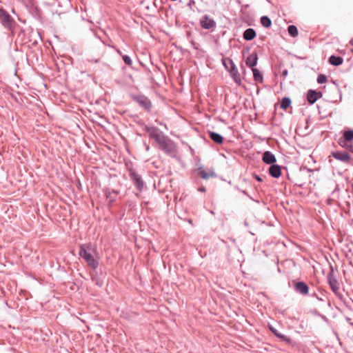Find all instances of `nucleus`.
<instances>
[{"label": "nucleus", "mask_w": 353, "mask_h": 353, "mask_svg": "<svg viewBox=\"0 0 353 353\" xmlns=\"http://www.w3.org/2000/svg\"><path fill=\"white\" fill-rule=\"evenodd\" d=\"M261 23L265 28H270L272 25V21L268 17L263 16L261 18Z\"/></svg>", "instance_id": "22"}, {"label": "nucleus", "mask_w": 353, "mask_h": 353, "mask_svg": "<svg viewBox=\"0 0 353 353\" xmlns=\"http://www.w3.org/2000/svg\"><path fill=\"white\" fill-rule=\"evenodd\" d=\"M198 191L201 192H206V189H205V188L204 186H200L198 188Z\"/></svg>", "instance_id": "36"}, {"label": "nucleus", "mask_w": 353, "mask_h": 353, "mask_svg": "<svg viewBox=\"0 0 353 353\" xmlns=\"http://www.w3.org/2000/svg\"><path fill=\"white\" fill-rule=\"evenodd\" d=\"M310 313L313 316H321V313L316 309L311 310H310Z\"/></svg>", "instance_id": "33"}, {"label": "nucleus", "mask_w": 353, "mask_h": 353, "mask_svg": "<svg viewBox=\"0 0 353 353\" xmlns=\"http://www.w3.org/2000/svg\"><path fill=\"white\" fill-rule=\"evenodd\" d=\"M153 145L172 158L176 157L177 146L175 143L164 134H149Z\"/></svg>", "instance_id": "1"}, {"label": "nucleus", "mask_w": 353, "mask_h": 353, "mask_svg": "<svg viewBox=\"0 0 353 353\" xmlns=\"http://www.w3.org/2000/svg\"><path fill=\"white\" fill-rule=\"evenodd\" d=\"M0 21L4 27L10 30L14 28L15 23L13 18L1 8H0Z\"/></svg>", "instance_id": "4"}, {"label": "nucleus", "mask_w": 353, "mask_h": 353, "mask_svg": "<svg viewBox=\"0 0 353 353\" xmlns=\"http://www.w3.org/2000/svg\"><path fill=\"white\" fill-rule=\"evenodd\" d=\"M327 281L329 285L332 290V291L340 299H341V296L339 295V281L333 276L332 273H329L327 275Z\"/></svg>", "instance_id": "8"}, {"label": "nucleus", "mask_w": 353, "mask_h": 353, "mask_svg": "<svg viewBox=\"0 0 353 353\" xmlns=\"http://www.w3.org/2000/svg\"><path fill=\"white\" fill-rule=\"evenodd\" d=\"M129 176L130 180L132 181L133 184L136 187V188L139 191L142 192L143 190L145 183L141 176L134 169L130 168L128 170Z\"/></svg>", "instance_id": "3"}, {"label": "nucleus", "mask_w": 353, "mask_h": 353, "mask_svg": "<svg viewBox=\"0 0 353 353\" xmlns=\"http://www.w3.org/2000/svg\"><path fill=\"white\" fill-rule=\"evenodd\" d=\"M234 188H235L236 190H237L238 191H239V192H241V190H241V189H240V188H239V186H237V185H235V186H234Z\"/></svg>", "instance_id": "40"}, {"label": "nucleus", "mask_w": 353, "mask_h": 353, "mask_svg": "<svg viewBox=\"0 0 353 353\" xmlns=\"http://www.w3.org/2000/svg\"><path fill=\"white\" fill-rule=\"evenodd\" d=\"M211 139L216 143L221 144L223 142L224 138L221 134H209Z\"/></svg>", "instance_id": "20"}, {"label": "nucleus", "mask_w": 353, "mask_h": 353, "mask_svg": "<svg viewBox=\"0 0 353 353\" xmlns=\"http://www.w3.org/2000/svg\"><path fill=\"white\" fill-rule=\"evenodd\" d=\"M257 60L258 57L256 53L253 52L247 57L245 63L248 67L254 68L253 67L257 63Z\"/></svg>", "instance_id": "14"}, {"label": "nucleus", "mask_w": 353, "mask_h": 353, "mask_svg": "<svg viewBox=\"0 0 353 353\" xmlns=\"http://www.w3.org/2000/svg\"><path fill=\"white\" fill-rule=\"evenodd\" d=\"M346 321H347V322H350L351 319H350V318H349V317H347V318H346ZM350 323L351 325H353V323Z\"/></svg>", "instance_id": "41"}, {"label": "nucleus", "mask_w": 353, "mask_h": 353, "mask_svg": "<svg viewBox=\"0 0 353 353\" xmlns=\"http://www.w3.org/2000/svg\"><path fill=\"white\" fill-rule=\"evenodd\" d=\"M291 104V100L289 98H283L281 102V108L286 110Z\"/></svg>", "instance_id": "25"}, {"label": "nucleus", "mask_w": 353, "mask_h": 353, "mask_svg": "<svg viewBox=\"0 0 353 353\" xmlns=\"http://www.w3.org/2000/svg\"><path fill=\"white\" fill-rule=\"evenodd\" d=\"M123 59L127 65H132V61L129 56H128V55L123 56Z\"/></svg>", "instance_id": "29"}, {"label": "nucleus", "mask_w": 353, "mask_h": 353, "mask_svg": "<svg viewBox=\"0 0 353 353\" xmlns=\"http://www.w3.org/2000/svg\"><path fill=\"white\" fill-rule=\"evenodd\" d=\"M334 140L343 148L349 149L350 148L352 147V145L350 143L346 142L343 136L338 137V135L336 134L334 137Z\"/></svg>", "instance_id": "15"}, {"label": "nucleus", "mask_w": 353, "mask_h": 353, "mask_svg": "<svg viewBox=\"0 0 353 353\" xmlns=\"http://www.w3.org/2000/svg\"><path fill=\"white\" fill-rule=\"evenodd\" d=\"M307 134H302L300 133L294 134V139L298 145L302 148H305L307 147V145L303 143V139L306 137Z\"/></svg>", "instance_id": "17"}, {"label": "nucleus", "mask_w": 353, "mask_h": 353, "mask_svg": "<svg viewBox=\"0 0 353 353\" xmlns=\"http://www.w3.org/2000/svg\"><path fill=\"white\" fill-rule=\"evenodd\" d=\"M343 59L341 57H336L334 55H332L329 58V63L333 65H336V66L340 65L343 63Z\"/></svg>", "instance_id": "19"}, {"label": "nucleus", "mask_w": 353, "mask_h": 353, "mask_svg": "<svg viewBox=\"0 0 353 353\" xmlns=\"http://www.w3.org/2000/svg\"><path fill=\"white\" fill-rule=\"evenodd\" d=\"M215 25H216L215 21L213 19H210L207 15H205L201 19V26L204 29L209 30V29L214 27Z\"/></svg>", "instance_id": "12"}, {"label": "nucleus", "mask_w": 353, "mask_h": 353, "mask_svg": "<svg viewBox=\"0 0 353 353\" xmlns=\"http://www.w3.org/2000/svg\"><path fill=\"white\" fill-rule=\"evenodd\" d=\"M110 192H111V194H114L117 195L119 194V191L117 190H111Z\"/></svg>", "instance_id": "38"}, {"label": "nucleus", "mask_w": 353, "mask_h": 353, "mask_svg": "<svg viewBox=\"0 0 353 353\" xmlns=\"http://www.w3.org/2000/svg\"><path fill=\"white\" fill-rule=\"evenodd\" d=\"M292 282L294 283V289L297 293H299L303 296L307 295L309 294L310 288L305 282L303 281H296L294 280L292 281Z\"/></svg>", "instance_id": "6"}, {"label": "nucleus", "mask_w": 353, "mask_h": 353, "mask_svg": "<svg viewBox=\"0 0 353 353\" xmlns=\"http://www.w3.org/2000/svg\"><path fill=\"white\" fill-rule=\"evenodd\" d=\"M254 178L259 182L263 181L262 178L260 176L257 175V174H254Z\"/></svg>", "instance_id": "37"}, {"label": "nucleus", "mask_w": 353, "mask_h": 353, "mask_svg": "<svg viewBox=\"0 0 353 353\" xmlns=\"http://www.w3.org/2000/svg\"><path fill=\"white\" fill-rule=\"evenodd\" d=\"M288 70H283V71L282 72V75H283V77H286V76L288 75Z\"/></svg>", "instance_id": "39"}, {"label": "nucleus", "mask_w": 353, "mask_h": 353, "mask_svg": "<svg viewBox=\"0 0 353 353\" xmlns=\"http://www.w3.org/2000/svg\"><path fill=\"white\" fill-rule=\"evenodd\" d=\"M138 102L141 105L145 108L146 110H150L152 105L151 102L148 99L147 97L143 96L137 99Z\"/></svg>", "instance_id": "16"}, {"label": "nucleus", "mask_w": 353, "mask_h": 353, "mask_svg": "<svg viewBox=\"0 0 353 353\" xmlns=\"http://www.w3.org/2000/svg\"><path fill=\"white\" fill-rule=\"evenodd\" d=\"M256 37V32L254 29L248 28L243 33V39L247 41L252 40Z\"/></svg>", "instance_id": "18"}, {"label": "nucleus", "mask_w": 353, "mask_h": 353, "mask_svg": "<svg viewBox=\"0 0 353 353\" xmlns=\"http://www.w3.org/2000/svg\"><path fill=\"white\" fill-rule=\"evenodd\" d=\"M348 150H350V152H353V146L352 148H350Z\"/></svg>", "instance_id": "43"}, {"label": "nucleus", "mask_w": 353, "mask_h": 353, "mask_svg": "<svg viewBox=\"0 0 353 353\" xmlns=\"http://www.w3.org/2000/svg\"><path fill=\"white\" fill-rule=\"evenodd\" d=\"M223 65L225 67V68L230 72V74L234 79V80L237 81L238 79H239V72L232 60L230 59H224Z\"/></svg>", "instance_id": "5"}, {"label": "nucleus", "mask_w": 353, "mask_h": 353, "mask_svg": "<svg viewBox=\"0 0 353 353\" xmlns=\"http://www.w3.org/2000/svg\"><path fill=\"white\" fill-rule=\"evenodd\" d=\"M277 270L279 272H281V269L279 268V267H277Z\"/></svg>", "instance_id": "48"}, {"label": "nucleus", "mask_w": 353, "mask_h": 353, "mask_svg": "<svg viewBox=\"0 0 353 353\" xmlns=\"http://www.w3.org/2000/svg\"><path fill=\"white\" fill-rule=\"evenodd\" d=\"M228 65L229 69H231V65H229V64L228 63Z\"/></svg>", "instance_id": "49"}, {"label": "nucleus", "mask_w": 353, "mask_h": 353, "mask_svg": "<svg viewBox=\"0 0 353 353\" xmlns=\"http://www.w3.org/2000/svg\"><path fill=\"white\" fill-rule=\"evenodd\" d=\"M311 296L315 297L318 301L324 302L325 299L322 296H319L317 294L313 293Z\"/></svg>", "instance_id": "32"}, {"label": "nucleus", "mask_w": 353, "mask_h": 353, "mask_svg": "<svg viewBox=\"0 0 353 353\" xmlns=\"http://www.w3.org/2000/svg\"><path fill=\"white\" fill-rule=\"evenodd\" d=\"M343 137L346 142L350 143L353 146V134H342Z\"/></svg>", "instance_id": "26"}, {"label": "nucleus", "mask_w": 353, "mask_h": 353, "mask_svg": "<svg viewBox=\"0 0 353 353\" xmlns=\"http://www.w3.org/2000/svg\"><path fill=\"white\" fill-rule=\"evenodd\" d=\"M268 172L272 177L278 179L281 176V168L280 165L273 163L270 165Z\"/></svg>", "instance_id": "11"}, {"label": "nucleus", "mask_w": 353, "mask_h": 353, "mask_svg": "<svg viewBox=\"0 0 353 353\" xmlns=\"http://www.w3.org/2000/svg\"><path fill=\"white\" fill-rule=\"evenodd\" d=\"M244 225H245V226H248V222H247L246 221H244Z\"/></svg>", "instance_id": "44"}, {"label": "nucleus", "mask_w": 353, "mask_h": 353, "mask_svg": "<svg viewBox=\"0 0 353 353\" xmlns=\"http://www.w3.org/2000/svg\"><path fill=\"white\" fill-rule=\"evenodd\" d=\"M188 223L192 224V221L191 219H188Z\"/></svg>", "instance_id": "46"}, {"label": "nucleus", "mask_w": 353, "mask_h": 353, "mask_svg": "<svg viewBox=\"0 0 353 353\" xmlns=\"http://www.w3.org/2000/svg\"><path fill=\"white\" fill-rule=\"evenodd\" d=\"M288 33L292 36V37H296L298 35V30H297V28L294 26V25H291V26H289L288 28Z\"/></svg>", "instance_id": "24"}, {"label": "nucleus", "mask_w": 353, "mask_h": 353, "mask_svg": "<svg viewBox=\"0 0 353 353\" xmlns=\"http://www.w3.org/2000/svg\"><path fill=\"white\" fill-rule=\"evenodd\" d=\"M352 194H353V183L352 184Z\"/></svg>", "instance_id": "50"}, {"label": "nucleus", "mask_w": 353, "mask_h": 353, "mask_svg": "<svg viewBox=\"0 0 353 353\" xmlns=\"http://www.w3.org/2000/svg\"><path fill=\"white\" fill-rule=\"evenodd\" d=\"M241 192H242L244 195L248 196L251 200L254 201L253 198L250 195H249V194L245 190H241Z\"/></svg>", "instance_id": "35"}, {"label": "nucleus", "mask_w": 353, "mask_h": 353, "mask_svg": "<svg viewBox=\"0 0 353 353\" xmlns=\"http://www.w3.org/2000/svg\"><path fill=\"white\" fill-rule=\"evenodd\" d=\"M97 285H99V286H101V285H102V283H101V284H100V283L97 282Z\"/></svg>", "instance_id": "47"}, {"label": "nucleus", "mask_w": 353, "mask_h": 353, "mask_svg": "<svg viewBox=\"0 0 353 353\" xmlns=\"http://www.w3.org/2000/svg\"><path fill=\"white\" fill-rule=\"evenodd\" d=\"M276 337L279 339L281 341L285 342L287 344H291L292 343V340L291 338L281 333H279Z\"/></svg>", "instance_id": "23"}, {"label": "nucleus", "mask_w": 353, "mask_h": 353, "mask_svg": "<svg viewBox=\"0 0 353 353\" xmlns=\"http://www.w3.org/2000/svg\"><path fill=\"white\" fill-rule=\"evenodd\" d=\"M319 317L327 324L330 323L329 319L325 315L321 314V316Z\"/></svg>", "instance_id": "34"}, {"label": "nucleus", "mask_w": 353, "mask_h": 353, "mask_svg": "<svg viewBox=\"0 0 353 353\" xmlns=\"http://www.w3.org/2000/svg\"><path fill=\"white\" fill-rule=\"evenodd\" d=\"M90 250V244H81L79 255L85 261L88 266L96 270L99 267V261L89 252Z\"/></svg>", "instance_id": "2"}, {"label": "nucleus", "mask_w": 353, "mask_h": 353, "mask_svg": "<svg viewBox=\"0 0 353 353\" xmlns=\"http://www.w3.org/2000/svg\"><path fill=\"white\" fill-rule=\"evenodd\" d=\"M304 170H305L307 172H313L314 171V170L308 168L305 165H301L300 167V171H304Z\"/></svg>", "instance_id": "30"}, {"label": "nucleus", "mask_w": 353, "mask_h": 353, "mask_svg": "<svg viewBox=\"0 0 353 353\" xmlns=\"http://www.w3.org/2000/svg\"><path fill=\"white\" fill-rule=\"evenodd\" d=\"M322 97L321 92L310 90L307 92V99L310 104L314 103L319 98Z\"/></svg>", "instance_id": "13"}, {"label": "nucleus", "mask_w": 353, "mask_h": 353, "mask_svg": "<svg viewBox=\"0 0 353 353\" xmlns=\"http://www.w3.org/2000/svg\"><path fill=\"white\" fill-rule=\"evenodd\" d=\"M331 155L335 159L343 163H350L351 159V156L349 153L341 150L332 151L331 152Z\"/></svg>", "instance_id": "7"}, {"label": "nucleus", "mask_w": 353, "mask_h": 353, "mask_svg": "<svg viewBox=\"0 0 353 353\" xmlns=\"http://www.w3.org/2000/svg\"><path fill=\"white\" fill-rule=\"evenodd\" d=\"M270 327V331L272 332V333L275 336H276L280 332L276 329L274 328L273 326L272 325H270L269 326Z\"/></svg>", "instance_id": "31"}, {"label": "nucleus", "mask_w": 353, "mask_h": 353, "mask_svg": "<svg viewBox=\"0 0 353 353\" xmlns=\"http://www.w3.org/2000/svg\"><path fill=\"white\" fill-rule=\"evenodd\" d=\"M262 161L268 165H272L276 162L275 155L270 151H265L262 155Z\"/></svg>", "instance_id": "10"}, {"label": "nucleus", "mask_w": 353, "mask_h": 353, "mask_svg": "<svg viewBox=\"0 0 353 353\" xmlns=\"http://www.w3.org/2000/svg\"><path fill=\"white\" fill-rule=\"evenodd\" d=\"M194 172L203 179L208 180L210 177H216V174L214 170H210L209 172L205 171L203 166L201 165Z\"/></svg>", "instance_id": "9"}, {"label": "nucleus", "mask_w": 353, "mask_h": 353, "mask_svg": "<svg viewBox=\"0 0 353 353\" xmlns=\"http://www.w3.org/2000/svg\"><path fill=\"white\" fill-rule=\"evenodd\" d=\"M327 77L325 74H319L317 77L318 83H323L326 82Z\"/></svg>", "instance_id": "28"}, {"label": "nucleus", "mask_w": 353, "mask_h": 353, "mask_svg": "<svg viewBox=\"0 0 353 353\" xmlns=\"http://www.w3.org/2000/svg\"><path fill=\"white\" fill-rule=\"evenodd\" d=\"M105 195L107 199H110V205H112L116 201V198L112 196L111 192L110 190H105Z\"/></svg>", "instance_id": "27"}, {"label": "nucleus", "mask_w": 353, "mask_h": 353, "mask_svg": "<svg viewBox=\"0 0 353 353\" xmlns=\"http://www.w3.org/2000/svg\"><path fill=\"white\" fill-rule=\"evenodd\" d=\"M327 306H328L330 308H332V305H331L330 302H328V303H327Z\"/></svg>", "instance_id": "42"}, {"label": "nucleus", "mask_w": 353, "mask_h": 353, "mask_svg": "<svg viewBox=\"0 0 353 353\" xmlns=\"http://www.w3.org/2000/svg\"><path fill=\"white\" fill-rule=\"evenodd\" d=\"M343 132H350V133H352V132H353V131H352V130H349V131H344Z\"/></svg>", "instance_id": "45"}, {"label": "nucleus", "mask_w": 353, "mask_h": 353, "mask_svg": "<svg viewBox=\"0 0 353 353\" xmlns=\"http://www.w3.org/2000/svg\"><path fill=\"white\" fill-rule=\"evenodd\" d=\"M252 70L253 72L254 80L258 82H262L263 76L261 74L260 71L257 68H252Z\"/></svg>", "instance_id": "21"}]
</instances>
